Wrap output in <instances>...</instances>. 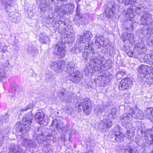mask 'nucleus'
Returning <instances> with one entry per match:
<instances>
[{
    "instance_id": "nucleus-1",
    "label": "nucleus",
    "mask_w": 153,
    "mask_h": 153,
    "mask_svg": "<svg viewBox=\"0 0 153 153\" xmlns=\"http://www.w3.org/2000/svg\"><path fill=\"white\" fill-rule=\"evenodd\" d=\"M99 55L98 52H94L92 47L91 49H89L87 51H86V53H82V57L84 62L90 60L89 65L87 67V68L85 69V72L88 70V73L91 72H93L99 71L100 69L102 62L98 58Z\"/></svg>"
},
{
    "instance_id": "nucleus-2",
    "label": "nucleus",
    "mask_w": 153,
    "mask_h": 153,
    "mask_svg": "<svg viewBox=\"0 0 153 153\" xmlns=\"http://www.w3.org/2000/svg\"><path fill=\"white\" fill-rule=\"evenodd\" d=\"M144 138L142 142V140L139 135L136 137L135 142L137 144H140L144 147H146L153 143V130L152 129H146L144 132Z\"/></svg>"
},
{
    "instance_id": "nucleus-3",
    "label": "nucleus",
    "mask_w": 153,
    "mask_h": 153,
    "mask_svg": "<svg viewBox=\"0 0 153 153\" xmlns=\"http://www.w3.org/2000/svg\"><path fill=\"white\" fill-rule=\"evenodd\" d=\"M13 4H4L5 7V10L10 19L15 23H18L20 21V14L18 13H14L15 8L12 6Z\"/></svg>"
},
{
    "instance_id": "nucleus-4",
    "label": "nucleus",
    "mask_w": 153,
    "mask_h": 153,
    "mask_svg": "<svg viewBox=\"0 0 153 153\" xmlns=\"http://www.w3.org/2000/svg\"><path fill=\"white\" fill-rule=\"evenodd\" d=\"M92 103L91 100L88 98L84 99L79 105L78 107L80 109L81 108L85 114L89 115L92 110Z\"/></svg>"
},
{
    "instance_id": "nucleus-5",
    "label": "nucleus",
    "mask_w": 153,
    "mask_h": 153,
    "mask_svg": "<svg viewBox=\"0 0 153 153\" xmlns=\"http://www.w3.org/2000/svg\"><path fill=\"white\" fill-rule=\"evenodd\" d=\"M131 115L129 110L128 113H124L120 117V121L122 125L126 129L130 128L132 127V124L130 123L131 119Z\"/></svg>"
},
{
    "instance_id": "nucleus-6",
    "label": "nucleus",
    "mask_w": 153,
    "mask_h": 153,
    "mask_svg": "<svg viewBox=\"0 0 153 153\" xmlns=\"http://www.w3.org/2000/svg\"><path fill=\"white\" fill-rule=\"evenodd\" d=\"M133 82L132 79L126 77L122 79L120 82L119 88L120 90H124L130 89L133 86Z\"/></svg>"
},
{
    "instance_id": "nucleus-7",
    "label": "nucleus",
    "mask_w": 153,
    "mask_h": 153,
    "mask_svg": "<svg viewBox=\"0 0 153 153\" xmlns=\"http://www.w3.org/2000/svg\"><path fill=\"white\" fill-rule=\"evenodd\" d=\"M139 21L141 24L143 25H150L153 22V16L145 11L141 16Z\"/></svg>"
},
{
    "instance_id": "nucleus-8",
    "label": "nucleus",
    "mask_w": 153,
    "mask_h": 153,
    "mask_svg": "<svg viewBox=\"0 0 153 153\" xmlns=\"http://www.w3.org/2000/svg\"><path fill=\"white\" fill-rule=\"evenodd\" d=\"M129 109L132 117L140 120L143 119L144 114L142 111L135 108H129Z\"/></svg>"
},
{
    "instance_id": "nucleus-9",
    "label": "nucleus",
    "mask_w": 153,
    "mask_h": 153,
    "mask_svg": "<svg viewBox=\"0 0 153 153\" xmlns=\"http://www.w3.org/2000/svg\"><path fill=\"white\" fill-rule=\"evenodd\" d=\"M112 126V121L108 118H105L99 125L101 131L102 132H105L107 130Z\"/></svg>"
},
{
    "instance_id": "nucleus-10",
    "label": "nucleus",
    "mask_w": 153,
    "mask_h": 153,
    "mask_svg": "<svg viewBox=\"0 0 153 153\" xmlns=\"http://www.w3.org/2000/svg\"><path fill=\"white\" fill-rule=\"evenodd\" d=\"M124 136V135L121 133L115 134L113 132H109L108 135V137L110 140L112 141H116L117 142L123 141Z\"/></svg>"
},
{
    "instance_id": "nucleus-11",
    "label": "nucleus",
    "mask_w": 153,
    "mask_h": 153,
    "mask_svg": "<svg viewBox=\"0 0 153 153\" xmlns=\"http://www.w3.org/2000/svg\"><path fill=\"white\" fill-rule=\"evenodd\" d=\"M69 74V79L74 83H78L80 81V79L82 75L79 71L75 70V71Z\"/></svg>"
},
{
    "instance_id": "nucleus-12",
    "label": "nucleus",
    "mask_w": 153,
    "mask_h": 153,
    "mask_svg": "<svg viewBox=\"0 0 153 153\" xmlns=\"http://www.w3.org/2000/svg\"><path fill=\"white\" fill-rule=\"evenodd\" d=\"M33 119L32 115L31 113H28L25 114L22 120L23 125L25 126V129L29 130L30 129V125Z\"/></svg>"
},
{
    "instance_id": "nucleus-13",
    "label": "nucleus",
    "mask_w": 153,
    "mask_h": 153,
    "mask_svg": "<svg viewBox=\"0 0 153 153\" xmlns=\"http://www.w3.org/2000/svg\"><path fill=\"white\" fill-rule=\"evenodd\" d=\"M116 5L114 2H110L108 4L107 8L105 10V13L108 18H110L111 15L116 12Z\"/></svg>"
},
{
    "instance_id": "nucleus-14",
    "label": "nucleus",
    "mask_w": 153,
    "mask_h": 153,
    "mask_svg": "<svg viewBox=\"0 0 153 153\" xmlns=\"http://www.w3.org/2000/svg\"><path fill=\"white\" fill-rule=\"evenodd\" d=\"M65 62L63 60H61L58 62H54L51 63L50 67L51 68L58 72L60 71L62 67H64Z\"/></svg>"
},
{
    "instance_id": "nucleus-15",
    "label": "nucleus",
    "mask_w": 153,
    "mask_h": 153,
    "mask_svg": "<svg viewBox=\"0 0 153 153\" xmlns=\"http://www.w3.org/2000/svg\"><path fill=\"white\" fill-rule=\"evenodd\" d=\"M152 69V67L144 65H141L138 69V73L141 74L146 75L150 73Z\"/></svg>"
},
{
    "instance_id": "nucleus-16",
    "label": "nucleus",
    "mask_w": 153,
    "mask_h": 153,
    "mask_svg": "<svg viewBox=\"0 0 153 153\" xmlns=\"http://www.w3.org/2000/svg\"><path fill=\"white\" fill-rule=\"evenodd\" d=\"M65 51L64 48L60 47L58 45L54 47L53 52L54 54L57 55L59 58L65 56Z\"/></svg>"
},
{
    "instance_id": "nucleus-17",
    "label": "nucleus",
    "mask_w": 153,
    "mask_h": 153,
    "mask_svg": "<svg viewBox=\"0 0 153 153\" xmlns=\"http://www.w3.org/2000/svg\"><path fill=\"white\" fill-rule=\"evenodd\" d=\"M141 45H138L137 48H135L133 50L134 53L133 57L136 58L139 56L142 53H145L146 52V49L145 45L143 43H141Z\"/></svg>"
},
{
    "instance_id": "nucleus-18",
    "label": "nucleus",
    "mask_w": 153,
    "mask_h": 153,
    "mask_svg": "<svg viewBox=\"0 0 153 153\" xmlns=\"http://www.w3.org/2000/svg\"><path fill=\"white\" fill-rule=\"evenodd\" d=\"M91 36H92V35L91 32L88 31H86L82 36H79L77 37V40L79 42H84L88 43L89 39Z\"/></svg>"
},
{
    "instance_id": "nucleus-19",
    "label": "nucleus",
    "mask_w": 153,
    "mask_h": 153,
    "mask_svg": "<svg viewBox=\"0 0 153 153\" xmlns=\"http://www.w3.org/2000/svg\"><path fill=\"white\" fill-rule=\"evenodd\" d=\"M79 42V44L78 45L79 48H81V51L83 53H86L89 49H91V47L88 43L86 42Z\"/></svg>"
},
{
    "instance_id": "nucleus-20",
    "label": "nucleus",
    "mask_w": 153,
    "mask_h": 153,
    "mask_svg": "<svg viewBox=\"0 0 153 153\" xmlns=\"http://www.w3.org/2000/svg\"><path fill=\"white\" fill-rule=\"evenodd\" d=\"M64 68V70L68 73H71L76 70L75 68V64L72 62H69L65 68Z\"/></svg>"
},
{
    "instance_id": "nucleus-21",
    "label": "nucleus",
    "mask_w": 153,
    "mask_h": 153,
    "mask_svg": "<svg viewBox=\"0 0 153 153\" xmlns=\"http://www.w3.org/2000/svg\"><path fill=\"white\" fill-rule=\"evenodd\" d=\"M8 69V67L2 66L0 68V82H2L5 78L6 76V70Z\"/></svg>"
},
{
    "instance_id": "nucleus-22",
    "label": "nucleus",
    "mask_w": 153,
    "mask_h": 153,
    "mask_svg": "<svg viewBox=\"0 0 153 153\" xmlns=\"http://www.w3.org/2000/svg\"><path fill=\"white\" fill-rule=\"evenodd\" d=\"M22 151L19 145H15L10 149L9 153H22Z\"/></svg>"
},
{
    "instance_id": "nucleus-23",
    "label": "nucleus",
    "mask_w": 153,
    "mask_h": 153,
    "mask_svg": "<svg viewBox=\"0 0 153 153\" xmlns=\"http://www.w3.org/2000/svg\"><path fill=\"white\" fill-rule=\"evenodd\" d=\"M146 117L149 119L153 123V109L152 108H148L145 113Z\"/></svg>"
},
{
    "instance_id": "nucleus-24",
    "label": "nucleus",
    "mask_w": 153,
    "mask_h": 153,
    "mask_svg": "<svg viewBox=\"0 0 153 153\" xmlns=\"http://www.w3.org/2000/svg\"><path fill=\"white\" fill-rule=\"evenodd\" d=\"M144 61L151 65H153V55L146 54L144 56Z\"/></svg>"
},
{
    "instance_id": "nucleus-25",
    "label": "nucleus",
    "mask_w": 153,
    "mask_h": 153,
    "mask_svg": "<svg viewBox=\"0 0 153 153\" xmlns=\"http://www.w3.org/2000/svg\"><path fill=\"white\" fill-rule=\"evenodd\" d=\"M96 42V44H98V45L102 46L104 44V39L102 36H100L99 35L97 34L96 35L95 38Z\"/></svg>"
},
{
    "instance_id": "nucleus-26",
    "label": "nucleus",
    "mask_w": 153,
    "mask_h": 153,
    "mask_svg": "<svg viewBox=\"0 0 153 153\" xmlns=\"http://www.w3.org/2000/svg\"><path fill=\"white\" fill-rule=\"evenodd\" d=\"M85 18L84 16V15H79L77 16L76 18L75 22L76 23L82 24L85 22Z\"/></svg>"
},
{
    "instance_id": "nucleus-27",
    "label": "nucleus",
    "mask_w": 153,
    "mask_h": 153,
    "mask_svg": "<svg viewBox=\"0 0 153 153\" xmlns=\"http://www.w3.org/2000/svg\"><path fill=\"white\" fill-rule=\"evenodd\" d=\"M143 8L142 7H136L134 6L133 17L136 14H141V13H143Z\"/></svg>"
},
{
    "instance_id": "nucleus-28",
    "label": "nucleus",
    "mask_w": 153,
    "mask_h": 153,
    "mask_svg": "<svg viewBox=\"0 0 153 153\" xmlns=\"http://www.w3.org/2000/svg\"><path fill=\"white\" fill-rule=\"evenodd\" d=\"M16 128L17 131L19 132H22V131H25L27 132L29 131V130L27 131L25 129V126L23 125V127H22L21 123H18L16 124Z\"/></svg>"
},
{
    "instance_id": "nucleus-29",
    "label": "nucleus",
    "mask_w": 153,
    "mask_h": 153,
    "mask_svg": "<svg viewBox=\"0 0 153 153\" xmlns=\"http://www.w3.org/2000/svg\"><path fill=\"white\" fill-rule=\"evenodd\" d=\"M132 127L130 128H128L129 129L127 130L126 134L125 137L128 139H131V137H133L134 134V129H132Z\"/></svg>"
},
{
    "instance_id": "nucleus-30",
    "label": "nucleus",
    "mask_w": 153,
    "mask_h": 153,
    "mask_svg": "<svg viewBox=\"0 0 153 153\" xmlns=\"http://www.w3.org/2000/svg\"><path fill=\"white\" fill-rule=\"evenodd\" d=\"M107 108L108 112L109 114L114 115L117 113L116 108L114 106H111L108 105Z\"/></svg>"
},
{
    "instance_id": "nucleus-31",
    "label": "nucleus",
    "mask_w": 153,
    "mask_h": 153,
    "mask_svg": "<svg viewBox=\"0 0 153 153\" xmlns=\"http://www.w3.org/2000/svg\"><path fill=\"white\" fill-rule=\"evenodd\" d=\"M124 150V153H138L136 149H133L130 146L126 147Z\"/></svg>"
},
{
    "instance_id": "nucleus-32",
    "label": "nucleus",
    "mask_w": 153,
    "mask_h": 153,
    "mask_svg": "<svg viewBox=\"0 0 153 153\" xmlns=\"http://www.w3.org/2000/svg\"><path fill=\"white\" fill-rule=\"evenodd\" d=\"M63 5L61 6H56L55 9V12L58 15H60V16H62L64 15L63 12Z\"/></svg>"
},
{
    "instance_id": "nucleus-33",
    "label": "nucleus",
    "mask_w": 153,
    "mask_h": 153,
    "mask_svg": "<svg viewBox=\"0 0 153 153\" xmlns=\"http://www.w3.org/2000/svg\"><path fill=\"white\" fill-rule=\"evenodd\" d=\"M9 116L8 114H7L4 116H0V125L2 124L4 122L6 123L9 120Z\"/></svg>"
},
{
    "instance_id": "nucleus-34",
    "label": "nucleus",
    "mask_w": 153,
    "mask_h": 153,
    "mask_svg": "<svg viewBox=\"0 0 153 153\" xmlns=\"http://www.w3.org/2000/svg\"><path fill=\"white\" fill-rule=\"evenodd\" d=\"M44 115L43 113H41L39 112V124L46 125L45 124V120H44Z\"/></svg>"
},
{
    "instance_id": "nucleus-35",
    "label": "nucleus",
    "mask_w": 153,
    "mask_h": 153,
    "mask_svg": "<svg viewBox=\"0 0 153 153\" xmlns=\"http://www.w3.org/2000/svg\"><path fill=\"white\" fill-rule=\"evenodd\" d=\"M35 103V102H32L31 103L30 102L27 106L22 108L21 111H26L31 108H32L34 106Z\"/></svg>"
},
{
    "instance_id": "nucleus-36",
    "label": "nucleus",
    "mask_w": 153,
    "mask_h": 153,
    "mask_svg": "<svg viewBox=\"0 0 153 153\" xmlns=\"http://www.w3.org/2000/svg\"><path fill=\"white\" fill-rule=\"evenodd\" d=\"M46 80L47 82L52 81L53 79L54 76L51 72L47 73L46 75Z\"/></svg>"
},
{
    "instance_id": "nucleus-37",
    "label": "nucleus",
    "mask_w": 153,
    "mask_h": 153,
    "mask_svg": "<svg viewBox=\"0 0 153 153\" xmlns=\"http://www.w3.org/2000/svg\"><path fill=\"white\" fill-rule=\"evenodd\" d=\"M32 142L31 140L25 139L23 141V145L26 148L29 147L31 146Z\"/></svg>"
},
{
    "instance_id": "nucleus-38",
    "label": "nucleus",
    "mask_w": 153,
    "mask_h": 153,
    "mask_svg": "<svg viewBox=\"0 0 153 153\" xmlns=\"http://www.w3.org/2000/svg\"><path fill=\"white\" fill-rule=\"evenodd\" d=\"M134 6H130L129 8L127 9L126 11V14H130L129 16L131 18L133 17Z\"/></svg>"
},
{
    "instance_id": "nucleus-39",
    "label": "nucleus",
    "mask_w": 153,
    "mask_h": 153,
    "mask_svg": "<svg viewBox=\"0 0 153 153\" xmlns=\"http://www.w3.org/2000/svg\"><path fill=\"white\" fill-rule=\"evenodd\" d=\"M39 37L40 39V41L41 43L43 42L44 43H45L49 39L48 36H45L42 33H41L40 34Z\"/></svg>"
},
{
    "instance_id": "nucleus-40",
    "label": "nucleus",
    "mask_w": 153,
    "mask_h": 153,
    "mask_svg": "<svg viewBox=\"0 0 153 153\" xmlns=\"http://www.w3.org/2000/svg\"><path fill=\"white\" fill-rule=\"evenodd\" d=\"M107 106L108 105H104L103 106L100 105L97 109V110L98 112V114H100V113H102L106 111V109L108 108Z\"/></svg>"
},
{
    "instance_id": "nucleus-41",
    "label": "nucleus",
    "mask_w": 153,
    "mask_h": 153,
    "mask_svg": "<svg viewBox=\"0 0 153 153\" xmlns=\"http://www.w3.org/2000/svg\"><path fill=\"white\" fill-rule=\"evenodd\" d=\"M74 8V5L73 4H69L66 5V9H68L67 12L71 13L73 12Z\"/></svg>"
},
{
    "instance_id": "nucleus-42",
    "label": "nucleus",
    "mask_w": 153,
    "mask_h": 153,
    "mask_svg": "<svg viewBox=\"0 0 153 153\" xmlns=\"http://www.w3.org/2000/svg\"><path fill=\"white\" fill-rule=\"evenodd\" d=\"M120 126L118 125L117 124L115 126L113 130L111 131L110 132H113V133H114L115 134H119V133H120Z\"/></svg>"
},
{
    "instance_id": "nucleus-43",
    "label": "nucleus",
    "mask_w": 153,
    "mask_h": 153,
    "mask_svg": "<svg viewBox=\"0 0 153 153\" xmlns=\"http://www.w3.org/2000/svg\"><path fill=\"white\" fill-rule=\"evenodd\" d=\"M147 43L149 46H153V35H150L149 37H147Z\"/></svg>"
},
{
    "instance_id": "nucleus-44",
    "label": "nucleus",
    "mask_w": 153,
    "mask_h": 153,
    "mask_svg": "<svg viewBox=\"0 0 153 153\" xmlns=\"http://www.w3.org/2000/svg\"><path fill=\"white\" fill-rule=\"evenodd\" d=\"M1 1L4 4H13L15 2L16 0H1Z\"/></svg>"
},
{
    "instance_id": "nucleus-45",
    "label": "nucleus",
    "mask_w": 153,
    "mask_h": 153,
    "mask_svg": "<svg viewBox=\"0 0 153 153\" xmlns=\"http://www.w3.org/2000/svg\"><path fill=\"white\" fill-rule=\"evenodd\" d=\"M116 50L113 47H111L108 51L109 55H113L116 53Z\"/></svg>"
},
{
    "instance_id": "nucleus-46",
    "label": "nucleus",
    "mask_w": 153,
    "mask_h": 153,
    "mask_svg": "<svg viewBox=\"0 0 153 153\" xmlns=\"http://www.w3.org/2000/svg\"><path fill=\"white\" fill-rule=\"evenodd\" d=\"M81 48H79L78 46L77 48L74 47L71 49V51L73 52L74 53L76 54L81 51Z\"/></svg>"
},
{
    "instance_id": "nucleus-47",
    "label": "nucleus",
    "mask_w": 153,
    "mask_h": 153,
    "mask_svg": "<svg viewBox=\"0 0 153 153\" xmlns=\"http://www.w3.org/2000/svg\"><path fill=\"white\" fill-rule=\"evenodd\" d=\"M149 31L148 30L147 28L144 27L142 29V34L145 36H146L147 38V37H149Z\"/></svg>"
},
{
    "instance_id": "nucleus-48",
    "label": "nucleus",
    "mask_w": 153,
    "mask_h": 153,
    "mask_svg": "<svg viewBox=\"0 0 153 153\" xmlns=\"http://www.w3.org/2000/svg\"><path fill=\"white\" fill-rule=\"evenodd\" d=\"M125 72L120 71L117 73L116 75V77L117 79H120L125 74Z\"/></svg>"
},
{
    "instance_id": "nucleus-49",
    "label": "nucleus",
    "mask_w": 153,
    "mask_h": 153,
    "mask_svg": "<svg viewBox=\"0 0 153 153\" xmlns=\"http://www.w3.org/2000/svg\"><path fill=\"white\" fill-rule=\"evenodd\" d=\"M136 0H123L124 4L125 5L132 4L136 1Z\"/></svg>"
},
{
    "instance_id": "nucleus-50",
    "label": "nucleus",
    "mask_w": 153,
    "mask_h": 153,
    "mask_svg": "<svg viewBox=\"0 0 153 153\" xmlns=\"http://www.w3.org/2000/svg\"><path fill=\"white\" fill-rule=\"evenodd\" d=\"M48 136H46L43 139L42 142H41L42 143H43V144L46 146L48 145L49 144L48 142L49 140L48 139Z\"/></svg>"
},
{
    "instance_id": "nucleus-51",
    "label": "nucleus",
    "mask_w": 153,
    "mask_h": 153,
    "mask_svg": "<svg viewBox=\"0 0 153 153\" xmlns=\"http://www.w3.org/2000/svg\"><path fill=\"white\" fill-rule=\"evenodd\" d=\"M65 23H62L61 25H56V27H57L59 30H61L62 29H64L65 26Z\"/></svg>"
},
{
    "instance_id": "nucleus-52",
    "label": "nucleus",
    "mask_w": 153,
    "mask_h": 153,
    "mask_svg": "<svg viewBox=\"0 0 153 153\" xmlns=\"http://www.w3.org/2000/svg\"><path fill=\"white\" fill-rule=\"evenodd\" d=\"M63 14H64V15H65L67 14L68 13H69L68 12H67V11L68 10V9H66V5H63Z\"/></svg>"
},
{
    "instance_id": "nucleus-53",
    "label": "nucleus",
    "mask_w": 153,
    "mask_h": 153,
    "mask_svg": "<svg viewBox=\"0 0 153 153\" xmlns=\"http://www.w3.org/2000/svg\"><path fill=\"white\" fill-rule=\"evenodd\" d=\"M126 52L127 54L129 56L131 57H133V55H134L133 54L134 53V51H132L131 50H129L128 51H126Z\"/></svg>"
},
{
    "instance_id": "nucleus-54",
    "label": "nucleus",
    "mask_w": 153,
    "mask_h": 153,
    "mask_svg": "<svg viewBox=\"0 0 153 153\" xmlns=\"http://www.w3.org/2000/svg\"><path fill=\"white\" fill-rule=\"evenodd\" d=\"M7 46L5 45L3 46H2V47L0 49V52H3L4 53H5V52L7 51Z\"/></svg>"
},
{
    "instance_id": "nucleus-55",
    "label": "nucleus",
    "mask_w": 153,
    "mask_h": 153,
    "mask_svg": "<svg viewBox=\"0 0 153 153\" xmlns=\"http://www.w3.org/2000/svg\"><path fill=\"white\" fill-rule=\"evenodd\" d=\"M56 127L58 129L59 128L62 131H63V128H65L64 127L61 126L59 123L58 122L56 124Z\"/></svg>"
},
{
    "instance_id": "nucleus-56",
    "label": "nucleus",
    "mask_w": 153,
    "mask_h": 153,
    "mask_svg": "<svg viewBox=\"0 0 153 153\" xmlns=\"http://www.w3.org/2000/svg\"><path fill=\"white\" fill-rule=\"evenodd\" d=\"M76 14L77 16H79V15H81V14H80V10L79 9V4L77 3V6L76 9Z\"/></svg>"
},
{
    "instance_id": "nucleus-57",
    "label": "nucleus",
    "mask_w": 153,
    "mask_h": 153,
    "mask_svg": "<svg viewBox=\"0 0 153 153\" xmlns=\"http://www.w3.org/2000/svg\"><path fill=\"white\" fill-rule=\"evenodd\" d=\"M26 51L28 53H30L33 52V51L31 47L29 46Z\"/></svg>"
},
{
    "instance_id": "nucleus-58",
    "label": "nucleus",
    "mask_w": 153,
    "mask_h": 153,
    "mask_svg": "<svg viewBox=\"0 0 153 153\" xmlns=\"http://www.w3.org/2000/svg\"><path fill=\"white\" fill-rule=\"evenodd\" d=\"M147 28L148 30L149 31V34H152V35L151 34V35H153V27H152L151 28L149 27ZM149 35L150 36V35L149 34Z\"/></svg>"
},
{
    "instance_id": "nucleus-59",
    "label": "nucleus",
    "mask_w": 153,
    "mask_h": 153,
    "mask_svg": "<svg viewBox=\"0 0 153 153\" xmlns=\"http://www.w3.org/2000/svg\"><path fill=\"white\" fill-rule=\"evenodd\" d=\"M65 23L63 21L61 20H59L58 21H56L55 22V25H61L62 23Z\"/></svg>"
},
{
    "instance_id": "nucleus-60",
    "label": "nucleus",
    "mask_w": 153,
    "mask_h": 153,
    "mask_svg": "<svg viewBox=\"0 0 153 153\" xmlns=\"http://www.w3.org/2000/svg\"><path fill=\"white\" fill-rule=\"evenodd\" d=\"M46 6V5L45 4V5H44V7H42V8H40V10L42 12H45L46 10L47 9L45 7Z\"/></svg>"
},
{
    "instance_id": "nucleus-61",
    "label": "nucleus",
    "mask_w": 153,
    "mask_h": 153,
    "mask_svg": "<svg viewBox=\"0 0 153 153\" xmlns=\"http://www.w3.org/2000/svg\"><path fill=\"white\" fill-rule=\"evenodd\" d=\"M19 87L17 86H15L12 89V91H13V92H14L18 90Z\"/></svg>"
},
{
    "instance_id": "nucleus-62",
    "label": "nucleus",
    "mask_w": 153,
    "mask_h": 153,
    "mask_svg": "<svg viewBox=\"0 0 153 153\" xmlns=\"http://www.w3.org/2000/svg\"><path fill=\"white\" fill-rule=\"evenodd\" d=\"M34 118L36 119V121H37L38 120V113H36L34 117Z\"/></svg>"
},
{
    "instance_id": "nucleus-63",
    "label": "nucleus",
    "mask_w": 153,
    "mask_h": 153,
    "mask_svg": "<svg viewBox=\"0 0 153 153\" xmlns=\"http://www.w3.org/2000/svg\"><path fill=\"white\" fill-rule=\"evenodd\" d=\"M133 27V25H130V27H127L126 28V30H130V31H131V30H133L132 27Z\"/></svg>"
},
{
    "instance_id": "nucleus-64",
    "label": "nucleus",
    "mask_w": 153,
    "mask_h": 153,
    "mask_svg": "<svg viewBox=\"0 0 153 153\" xmlns=\"http://www.w3.org/2000/svg\"><path fill=\"white\" fill-rule=\"evenodd\" d=\"M84 153H93V151L92 149H90Z\"/></svg>"
}]
</instances>
